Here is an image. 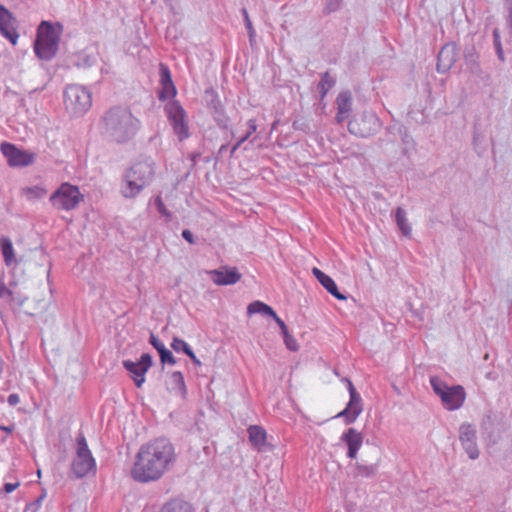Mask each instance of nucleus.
<instances>
[{"mask_svg": "<svg viewBox=\"0 0 512 512\" xmlns=\"http://www.w3.org/2000/svg\"><path fill=\"white\" fill-rule=\"evenodd\" d=\"M176 462L173 444L164 437L143 444L131 469V477L139 483L159 480Z\"/></svg>", "mask_w": 512, "mask_h": 512, "instance_id": "1", "label": "nucleus"}, {"mask_svg": "<svg viewBox=\"0 0 512 512\" xmlns=\"http://www.w3.org/2000/svg\"><path fill=\"white\" fill-rule=\"evenodd\" d=\"M141 127V121L127 107L114 106L107 110L101 118V134L116 144L131 141Z\"/></svg>", "mask_w": 512, "mask_h": 512, "instance_id": "2", "label": "nucleus"}, {"mask_svg": "<svg viewBox=\"0 0 512 512\" xmlns=\"http://www.w3.org/2000/svg\"><path fill=\"white\" fill-rule=\"evenodd\" d=\"M155 164L149 157L140 158L125 172L121 193L125 198L136 197L148 186L155 174Z\"/></svg>", "mask_w": 512, "mask_h": 512, "instance_id": "3", "label": "nucleus"}, {"mask_svg": "<svg viewBox=\"0 0 512 512\" xmlns=\"http://www.w3.org/2000/svg\"><path fill=\"white\" fill-rule=\"evenodd\" d=\"M63 25L42 21L37 29L34 52L42 60H51L57 53Z\"/></svg>", "mask_w": 512, "mask_h": 512, "instance_id": "4", "label": "nucleus"}, {"mask_svg": "<svg viewBox=\"0 0 512 512\" xmlns=\"http://www.w3.org/2000/svg\"><path fill=\"white\" fill-rule=\"evenodd\" d=\"M64 105L73 116H82L92 105L91 91L79 84H69L63 92Z\"/></svg>", "mask_w": 512, "mask_h": 512, "instance_id": "5", "label": "nucleus"}, {"mask_svg": "<svg viewBox=\"0 0 512 512\" xmlns=\"http://www.w3.org/2000/svg\"><path fill=\"white\" fill-rule=\"evenodd\" d=\"M76 442V455L71 463V473L77 479L84 478L89 474L94 475L96 473V460L83 433L78 434Z\"/></svg>", "mask_w": 512, "mask_h": 512, "instance_id": "6", "label": "nucleus"}, {"mask_svg": "<svg viewBox=\"0 0 512 512\" xmlns=\"http://www.w3.org/2000/svg\"><path fill=\"white\" fill-rule=\"evenodd\" d=\"M430 384L434 393L441 399L443 406L447 410H457L463 405L466 393L462 386H448L436 376L430 378Z\"/></svg>", "mask_w": 512, "mask_h": 512, "instance_id": "7", "label": "nucleus"}, {"mask_svg": "<svg viewBox=\"0 0 512 512\" xmlns=\"http://www.w3.org/2000/svg\"><path fill=\"white\" fill-rule=\"evenodd\" d=\"M84 199L79 188L70 183H62L50 196L51 205L57 210H74Z\"/></svg>", "mask_w": 512, "mask_h": 512, "instance_id": "8", "label": "nucleus"}, {"mask_svg": "<svg viewBox=\"0 0 512 512\" xmlns=\"http://www.w3.org/2000/svg\"><path fill=\"white\" fill-rule=\"evenodd\" d=\"M164 112L178 140L184 141L189 138L190 131L187 113L180 102L177 100L169 101L164 106Z\"/></svg>", "mask_w": 512, "mask_h": 512, "instance_id": "9", "label": "nucleus"}, {"mask_svg": "<svg viewBox=\"0 0 512 512\" xmlns=\"http://www.w3.org/2000/svg\"><path fill=\"white\" fill-rule=\"evenodd\" d=\"M381 126L379 117L372 111H365L359 119L355 118L348 122L349 132L362 138L376 134Z\"/></svg>", "mask_w": 512, "mask_h": 512, "instance_id": "10", "label": "nucleus"}, {"mask_svg": "<svg viewBox=\"0 0 512 512\" xmlns=\"http://www.w3.org/2000/svg\"><path fill=\"white\" fill-rule=\"evenodd\" d=\"M0 151L6 158L10 167H26L33 164L35 161L34 153L21 150L12 143H1Z\"/></svg>", "mask_w": 512, "mask_h": 512, "instance_id": "11", "label": "nucleus"}, {"mask_svg": "<svg viewBox=\"0 0 512 512\" xmlns=\"http://www.w3.org/2000/svg\"><path fill=\"white\" fill-rule=\"evenodd\" d=\"M124 368L131 374L137 388L145 382V374L152 366V357L149 353H143L138 362L131 360L123 361Z\"/></svg>", "mask_w": 512, "mask_h": 512, "instance_id": "12", "label": "nucleus"}, {"mask_svg": "<svg viewBox=\"0 0 512 512\" xmlns=\"http://www.w3.org/2000/svg\"><path fill=\"white\" fill-rule=\"evenodd\" d=\"M16 17L2 4H0V34L15 46L19 39Z\"/></svg>", "mask_w": 512, "mask_h": 512, "instance_id": "13", "label": "nucleus"}, {"mask_svg": "<svg viewBox=\"0 0 512 512\" xmlns=\"http://www.w3.org/2000/svg\"><path fill=\"white\" fill-rule=\"evenodd\" d=\"M459 439L463 449L470 459L479 457V449L476 443V430L471 424H462L459 429Z\"/></svg>", "mask_w": 512, "mask_h": 512, "instance_id": "14", "label": "nucleus"}, {"mask_svg": "<svg viewBox=\"0 0 512 512\" xmlns=\"http://www.w3.org/2000/svg\"><path fill=\"white\" fill-rule=\"evenodd\" d=\"M212 281L219 286L233 285L241 279V274L236 267L222 266L207 272Z\"/></svg>", "mask_w": 512, "mask_h": 512, "instance_id": "15", "label": "nucleus"}, {"mask_svg": "<svg viewBox=\"0 0 512 512\" xmlns=\"http://www.w3.org/2000/svg\"><path fill=\"white\" fill-rule=\"evenodd\" d=\"M363 411L362 398L359 393H353L344 410L337 414L336 417H344V422L349 425L356 421Z\"/></svg>", "mask_w": 512, "mask_h": 512, "instance_id": "16", "label": "nucleus"}, {"mask_svg": "<svg viewBox=\"0 0 512 512\" xmlns=\"http://www.w3.org/2000/svg\"><path fill=\"white\" fill-rule=\"evenodd\" d=\"M457 58V47L454 43L445 44L438 53L437 71L445 73L453 66Z\"/></svg>", "mask_w": 512, "mask_h": 512, "instance_id": "17", "label": "nucleus"}, {"mask_svg": "<svg viewBox=\"0 0 512 512\" xmlns=\"http://www.w3.org/2000/svg\"><path fill=\"white\" fill-rule=\"evenodd\" d=\"M160 84L162 89L158 93L159 100L163 101L168 98H173L176 93V87L172 81L171 72L165 64L161 63L159 66Z\"/></svg>", "mask_w": 512, "mask_h": 512, "instance_id": "18", "label": "nucleus"}, {"mask_svg": "<svg viewBox=\"0 0 512 512\" xmlns=\"http://www.w3.org/2000/svg\"><path fill=\"white\" fill-rule=\"evenodd\" d=\"M340 440L347 445V456L351 459L356 458L363 443L361 432L355 428H349L341 435Z\"/></svg>", "mask_w": 512, "mask_h": 512, "instance_id": "19", "label": "nucleus"}, {"mask_svg": "<svg viewBox=\"0 0 512 512\" xmlns=\"http://www.w3.org/2000/svg\"><path fill=\"white\" fill-rule=\"evenodd\" d=\"M248 438L251 445L259 452H265L269 450L267 440V433L262 426L251 425L248 428Z\"/></svg>", "mask_w": 512, "mask_h": 512, "instance_id": "20", "label": "nucleus"}, {"mask_svg": "<svg viewBox=\"0 0 512 512\" xmlns=\"http://www.w3.org/2000/svg\"><path fill=\"white\" fill-rule=\"evenodd\" d=\"M312 274L321 283V285L331 295H333L336 299H339V300H345L346 299V296L339 292L338 287H337L335 281L330 276H328L327 274H325L323 271H321L320 269H318L316 267H314L312 269Z\"/></svg>", "mask_w": 512, "mask_h": 512, "instance_id": "21", "label": "nucleus"}, {"mask_svg": "<svg viewBox=\"0 0 512 512\" xmlns=\"http://www.w3.org/2000/svg\"><path fill=\"white\" fill-rule=\"evenodd\" d=\"M149 343L158 351L162 364H176L175 357L154 333L150 334Z\"/></svg>", "mask_w": 512, "mask_h": 512, "instance_id": "22", "label": "nucleus"}, {"mask_svg": "<svg viewBox=\"0 0 512 512\" xmlns=\"http://www.w3.org/2000/svg\"><path fill=\"white\" fill-rule=\"evenodd\" d=\"M168 389L185 398L187 394V388L184 381V376L180 371H174L169 375L167 382Z\"/></svg>", "mask_w": 512, "mask_h": 512, "instance_id": "23", "label": "nucleus"}, {"mask_svg": "<svg viewBox=\"0 0 512 512\" xmlns=\"http://www.w3.org/2000/svg\"><path fill=\"white\" fill-rule=\"evenodd\" d=\"M478 54L474 46L466 47L464 50V60L467 68L474 74H479L481 71L478 61Z\"/></svg>", "mask_w": 512, "mask_h": 512, "instance_id": "24", "label": "nucleus"}, {"mask_svg": "<svg viewBox=\"0 0 512 512\" xmlns=\"http://www.w3.org/2000/svg\"><path fill=\"white\" fill-rule=\"evenodd\" d=\"M47 189L42 185H35L31 187H24L21 189V195H23L27 201L34 202L42 199L47 194Z\"/></svg>", "mask_w": 512, "mask_h": 512, "instance_id": "25", "label": "nucleus"}, {"mask_svg": "<svg viewBox=\"0 0 512 512\" xmlns=\"http://www.w3.org/2000/svg\"><path fill=\"white\" fill-rule=\"evenodd\" d=\"M0 246L4 263L7 266L12 265L15 262V254L12 241L6 236H2L0 238Z\"/></svg>", "mask_w": 512, "mask_h": 512, "instance_id": "26", "label": "nucleus"}, {"mask_svg": "<svg viewBox=\"0 0 512 512\" xmlns=\"http://www.w3.org/2000/svg\"><path fill=\"white\" fill-rule=\"evenodd\" d=\"M337 111L341 114H349L352 111V95L350 91H342L336 98Z\"/></svg>", "mask_w": 512, "mask_h": 512, "instance_id": "27", "label": "nucleus"}, {"mask_svg": "<svg viewBox=\"0 0 512 512\" xmlns=\"http://www.w3.org/2000/svg\"><path fill=\"white\" fill-rule=\"evenodd\" d=\"M395 221L397 223V226L399 227L400 231L405 236L411 235V227L408 223V219L406 217V212L403 208L398 207L395 212Z\"/></svg>", "mask_w": 512, "mask_h": 512, "instance_id": "28", "label": "nucleus"}, {"mask_svg": "<svg viewBox=\"0 0 512 512\" xmlns=\"http://www.w3.org/2000/svg\"><path fill=\"white\" fill-rule=\"evenodd\" d=\"M160 512H192V508L189 503L182 500H172L166 503L160 510Z\"/></svg>", "mask_w": 512, "mask_h": 512, "instance_id": "29", "label": "nucleus"}, {"mask_svg": "<svg viewBox=\"0 0 512 512\" xmlns=\"http://www.w3.org/2000/svg\"><path fill=\"white\" fill-rule=\"evenodd\" d=\"M336 84V79L330 75L328 71L321 75V80L318 83V90L323 99L328 91L332 89Z\"/></svg>", "mask_w": 512, "mask_h": 512, "instance_id": "30", "label": "nucleus"}, {"mask_svg": "<svg viewBox=\"0 0 512 512\" xmlns=\"http://www.w3.org/2000/svg\"><path fill=\"white\" fill-rule=\"evenodd\" d=\"M247 313L250 315L260 313L270 317L275 316V311L270 306L261 301H254L250 303L247 308Z\"/></svg>", "mask_w": 512, "mask_h": 512, "instance_id": "31", "label": "nucleus"}, {"mask_svg": "<svg viewBox=\"0 0 512 512\" xmlns=\"http://www.w3.org/2000/svg\"><path fill=\"white\" fill-rule=\"evenodd\" d=\"M377 465L376 464H361L356 463L355 464V477H362V478H372L377 473Z\"/></svg>", "mask_w": 512, "mask_h": 512, "instance_id": "32", "label": "nucleus"}, {"mask_svg": "<svg viewBox=\"0 0 512 512\" xmlns=\"http://www.w3.org/2000/svg\"><path fill=\"white\" fill-rule=\"evenodd\" d=\"M205 95L207 98V106L212 113H220L223 107L217 93L213 89H208L205 91Z\"/></svg>", "mask_w": 512, "mask_h": 512, "instance_id": "33", "label": "nucleus"}, {"mask_svg": "<svg viewBox=\"0 0 512 512\" xmlns=\"http://www.w3.org/2000/svg\"><path fill=\"white\" fill-rule=\"evenodd\" d=\"M247 126H248V129H247V132L239 138V140L232 146L231 150H230V156H233L234 153L236 152V150L246 141L250 138V136L256 132L257 130V124H256V121L254 119H250L248 122H247Z\"/></svg>", "mask_w": 512, "mask_h": 512, "instance_id": "34", "label": "nucleus"}, {"mask_svg": "<svg viewBox=\"0 0 512 512\" xmlns=\"http://www.w3.org/2000/svg\"><path fill=\"white\" fill-rule=\"evenodd\" d=\"M397 131L401 137V141L404 145L403 153L406 155L409 149L414 147V140L412 136L409 134L408 128L404 125H399Z\"/></svg>", "mask_w": 512, "mask_h": 512, "instance_id": "35", "label": "nucleus"}, {"mask_svg": "<svg viewBox=\"0 0 512 512\" xmlns=\"http://www.w3.org/2000/svg\"><path fill=\"white\" fill-rule=\"evenodd\" d=\"M241 13H242V16H243V19H244V24H245V27L247 29V32H248V37H249V42H250V45L253 46L254 43H255V38H256V31L253 27V24L250 20V17H249V14H248V11L246 8H242L241 9Z\"/></svg>", "mask_w": 512, "mask_h": 512, "instance_id": "36", "label": "nucleus"}, {"mask_svg": "<svg viewBox=\"0 0 512 512\" xmlns=\"http://www.w3.org/2000/svg\"><path fill=\"white\" fill-rule=\"evenodd\" d=\"M493 44H494V48H495L498 59L501 62H504L505 56H504V51H503V47H502V43H501L500 31L498 28H495L493 30Z\"/></svg>", "mask_w": 512, "mask_h": 512, "instance_id": "37", "label": "nucleus"}, {"mask_svg": "<svg viewBox=\"0 0 512 512\" xmlns=\"http://www.w3.org/2000/svg\"><path fill=\"white\" fill-rule=\"evenodd\" d=\"M171 347L175 352L182 351L185 354L188 353L189 350L191 349V347L189 346V344L187 342H185L184 340H182L178 337L173 338V340L171 342Z\"/></svg>", "mask_w": 512, "mask_h": 512, "instance_id": "38", "label": "nucleus"}, {"mask_svg": "<svg viewBox=\"0 0 512 512\" xmlns=\"http://www.w3.org/2000/svg\"><path fill=\"white\" fill-rule=\"evenodd\" d=\"M155 206H156V208H157V211H158L161 215L165 216L168 220H170V218H171V214H170V212L167 210V208L165 207V205H164V203H163V201H162V199H161V197H160V196H157V197L155 198Z\"/></svg>", "mask_w": 512, "mask_h": 512, "instance_id": "39", "label": "nucleus"}, {"mask_svg": "<svg viewBox=\"0 0 512 512\" xmlns=\"http://www.w3.org/2000/svg\"><path fill=\"white\" fill-rule=\"evenodd\" d=\"M284 342L286 347L291 351H297L299 346L297 344V341L295 338L289 334V332L286 335H283Z\"/></svg>", "mask_w": 512, "mask_h": 512, "instance_id": "40", "label": "nucleus"}, {"mask_svg": "<svg viewBox=\"0 0 512 512\" xmlns=\"http://www.w3.org/2000/svg\"><path fill=\"white\" fill-rule=\"evenodd\" d=\"M213 118L217 122L219 127L226 128L228 124V118L223 113V108H221L220 113H213Z\"/></svg>", "mask_w": 512, "mask_h": 512, "instance_id": "41", "label": "nucleus"}, {"mask_svg": "<svg viewBox=\"0 0 512 512\" xmlns=\"http://www.w3.org/2000/svg\"><path fill=\"white\" fill-rule=\"evenodd\" d=\"M272 318L279 325V327L281 329L282 336L286 335L289 331H288V328H287L286 324L284 323V321L280 317H278V315L276 313H275V316H272Z\"/></svg>", "mask_w": 512, "mask_h": 512, "instance_id": "42", "label": "nucleus"}, {"mask_svg": "<svg viewBox=\"0 0 512 512\" xmlns=\"http://www.w3.org/2000/svg\"><path fill=\"white\" fill-rule=\"evenodd\" d=\"M12 292L9 290L3 282L0 281V298L11 297Z\"/></svg>", "mask_w": 512, "mask_h": 512, "instance_id": "43", "label": "nucleus"}, {"mask_svg": "<svg viewBox=\"0 0 512 512\" xmlns=\"http://www.w3.org/2000/svg\"><path fill=\"white\" fill-rule=\"evenodd\" d=\"M7 402H8L9 405L15 406V405H17L20 402V397H19L18 394L12 393V394H10L8 396Z\"/></svg>", "mask_w": 512, "mask_h": 512, "instance_id": "44", "label": "nucleus"}, {"mask_svg": "<svg viewBox=\"0 0 512 512\" xmlns=\"http://www.w3.org/2000/svg\"><path fill=\"white\" fill-rule=\"evenodd\" d=\"M182 237L187 241L189 242L190 244H193L194 243V236H193V233L188 230V229H184L182 231Z\"/></svg>", "mask_w": 512, "mask_h": 512, "instance_id": "45", "label": "nucleus"}, {"mask_svg": "<svg viewBox=\"0 0 512 512\" xmlns=\"http://www.w3.org/2000/svg\"><path fill=\"white\" fill-rule=\"evenodd\" d=\"M186 355L192 360V362L195 365H198V366L201 365V361L197 358V356L195 355V353L193 352L192 349H190L189 352L186 353Z\"/></svg>", "mask_w": 512, "mask_h": 512, "instance_id": "46", "label": "nucleus"}, {"mask_svg": "<svg viewBox=\"0 0 512 512\" xmlns=\"http://www.w3.org/2000/svg\"><path fill=\"white\" fill-rule=\"evenodd\" d=\"M19 486V483L16 482V483H6L4 485V490L6 493H11L13 492L17 487Z\"/></svg>", "mask_w": 512, "mask_h": 512, "instance_id": "47", "label": "nucleus"}, {"mask_svg": "<svg viewBox=\"0 0 512 512\" xmlns=\"http://www.w3.org/2000/svg\"><path fill=\"white\" fill-rule=\"evenodd\" d=\"M348 117H349V114H341L340 111H337L335 119H336L337 123L342 124L344 121H346L348 119Z\"/></svg>", "mask_w": 512, "mask_h": 512, "instance_id": "48", "label": "nucleus"}, {"mask_svg": "<svg viewBox=\"0 0 512 512\" xmlns=\"http://www.w3.org/2000/svg\"><path fill=\"white\" fill-rule=\"evenodd\" d=\"M340 1L341 0H329L328 9L330 11H335L339 6Z\"/></svg>", "mask_w": 512, "mask_h": 512, "instance_id": "49", "label": "nucleus"}, {"mask_svg": "<svg viewBox=\"0 0 512 512\" xmlns=\"http://www.w3.org/2000/svg\"><path fill=\"white\" fill-rule=\"evenodd\" d=\"M347 384H348V391H349V395L352 396V392L353 393H358L353 385V383L350 381V380H347Z\"/></svg>", "mask_w": 512, "mask_h": 512, "instance_id": "50", "label": "nucleus"}, {"mask_svg": "<svg viewBox=\"0 0 512 512\" xmlns=\"http://www.w3.org/2000/svg\"><path fill=\"white\" fill-rule=\"evenodd\" d=\"M42 498H39L37 499L34 503L30 504V505H27L25 511H27L30 507H33V506H39L40 505V502H41Z\"/></svg>", "mask_w": 512, "mask_h": 512, "instance_id": "51", "label": "nucleus"}, {"mask_svg": "<svg viewBox=\"0 0 512 512\" xmlns=\"http://www.w3.org/2000/svg\"><path fill=\"white\" fill-rule=\"evenodd\" d=\"M0 429L6 431L7 433H11L13 431V427L0 426Z\"/></svg>", "mask_w": 512, "mask_h": 512, "instance_id": "52", "label": "nucleus"}, {"mask_svg": "<svg viewBox=\"0 0 512 512\" xmlns=\"http://www.w3.org/2000/svg\"><path fill=\"white\" fill-rule=\"evenodd\" d=\"M228 148V145L227 144H223L221 145L220 149H219V153H224Z\"/></svg>", "mask_w": 512, "mask_h": 512, "instance_id": "53", "label": "nucleus"}]
</instances>
